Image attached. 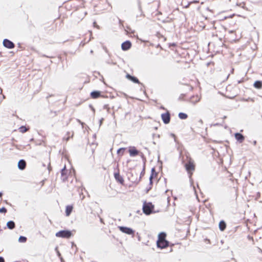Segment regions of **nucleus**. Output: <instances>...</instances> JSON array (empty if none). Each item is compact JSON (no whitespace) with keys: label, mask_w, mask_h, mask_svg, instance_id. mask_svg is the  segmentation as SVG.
<instances>
[{"label":"nucleus","mask_w":262,"mask_h":262,"mask_svg":"<svg viewBox=\"0 0 262 262\" xmlns=\"http://www.w3.org/2000/svg\"><path fill=\"white\" fill-rule=\"evenodd\" d=\"M187 162L184 163V166L186 171L189 175V178H191V175L192 174V171L195 169V165L193 161L191 158L187 156Z\"/></svg>","instance_id":"f257e3e1"},{"label":"nucleus","mask_w":262,"mask_h":262,"mask_svg":"<svg viewBox=\"0 0 262 262\" xmlns=\"http://www.w3.org/2000/svg\"><path fill=\"white\" fill-rule=\"evenodd\" d=\"M154 206L151 203L144 202L143 205V212L146 215H149L154 212Z\"/></svg>","instance_id":"f03ea898"},{"label":"nucleus","mask_w":262,"mask_h":262,"mask_svg":"<svg viewBox=\"0 0 262 262\" xmlns=\"http://www.w3.org/2000/svg\"><path fill=\"white\" fill-rule=\"evenodd\" d=\"M72 235V232L69 230H60L55 234L56 237L65 238H70Z\"/></svg>","instance_id":"7ed1b4c3"},{"label":"nucleus","mask_w":262,"mask_h":262,"mask_svg":"<svg viewBox=\"0 0 262 262\" xmlns=\"http://www.w3.org/2000/svg\"><path fill=\"white\" fill-rule=\"evenodd\" d=\"M118 228L120 231L128 235H134L135 232L132 228L127 227L119 226Z\"/></svg>","instance_id":"20e7f679"},{"label":"nucleus","mask_w":262,"mask_h":262,"mask_svg":"<svg viewBox=\"0 0 262 262\" xmlns=\"http://www.w3.org/2000/svg\"><path fill=\"white\" fill-rule=\"evenodd\" d=\"M169 242L167 240H157V247L162 249L167 247L169 246Z\"/></svg>","instance_id":"39448f33"},{"label":"nucleus","mask_w":262,"mask_h":262,"mask_svg":"<svg viewBox=\"0 0 262 262\" xmlns=\"http://www.w3.org/2000/svg\"><path fill=\"white\" fill-rule=\"evenodd\" d=\"M3 44L5 48L9 49H12L15 47L14 43L8 39H4Z\"/></svg>","instance_id":"423d86ee"},{"label":"nucleus","mask_w":262,"mask_h":262,"mask_svg":"<svg viewBox=\"0 0 262 262\" xmlns=\"http://www.w3.org/2000/svg\"><path fill=\"white\" fill-rule=\"evenodd\" d=\"M161 118L163 123L165 124H168L170 121V114L168 112L161 115Z\"/></svg>","instance_id":"0eeeda50"},{"label":"nucleus","mask_w":262,"mask_h":262,"mask_svg":"<svg viewBox=\"0 0 262 262\" xmlns=\"http://www.w3.org/2000/svg\"><path fill=\"white\" fill-rule=\"evenodd\" d=\"M128 152L130 157H134L138 155L140 153L135 146H130L129 147Z\"/></svg>","instance_id":"6e6552de"},{"label":"nucleus","mask_w":262,"mask_h":262,"mask_svg":"<svg viewBox=\"0 0 262 262\" xmlns=\"http://www.w3.org/2000/svg\"><path fill=\"white\" fill-rule=\"evenodd\" d=\"M131 47L132 43L129 40H126L121 44V49L123 51H127Z\"/></svg>","instance_id":"1a4fd4ad"},{"label":"nucleus","mask_w":262,"mask_h":262,"mask_svg":"<svg viewBox=\"0 0 262 262\" xmlns=\"http://www.w3.org/2000/svg\"><path fill=\"white\" fill-rule=\"evenodd\" d=\"M114 178L119 183L122 184L124 183V179L120 174L119 169H118V171L114 172Z\"/></svg>","instance_id":"9d476101"},{"label":"nucleus","mask_w":262,"mask_h":262,"mask_svg":"<svg viewBox=\"0 0 262 262\" xmlns=\"http://www.w3.org/2000/svg\"><path fill=\"white\" fill-rule=\"evenodd\" d=\"M68 170L66 169V166L61 170V179L62 182H65L68 179L67 177Z\"/></svg>","instance_id":"9b49d317"},{"label":"nucleus","mask_w":262,"mask_h":262,"mask_svg":"<svg viewBox=\"0 0 262 262\" xmlns=\"http://www.w3.org/2000/svg\"><path fill=\"white\" fill-rule=\"evenodd\" d=\"M234 137L236 140L240 143L243 142L245 138V136L240 133H235Z\"/></svg>","instance_id":"f8f14e48"},{"label":"nucleus","mask_w":262,"mask_h":262,"mask_svg":"<svg viewBox=\"0 0 262 262\" xmlns=\"http://www.w3.org/2000/svg\"><path fill=\"white\" fill-rule=\"evenodd\" d=\"M126 78L135 83H140L139 79L136 77L132 76L129 74L126 75Z\"/></svg>","instance_id":"ddd939ff"},{"label":"nucleus","mask_w":262,"mask_h":262,"mask_svg":"<svg viewBox=\"0 0 262 262\" xmlns=\"http://www.w3.org/2000/svg\"><path fill=\"white\" fill-rule=\"evenodd\" d=\"M90 96L93 99H97L100 97H105L101 95V92L99 91H94L90 94Z\"/></svg>","instance_id":"4468645a"},{"label":"nucleus","mask_w":262,"mask_h":262,"mask_svg":"<svg viewBox=\"0 0 262 262\" xmlns=\"http://www.w3.org/2000/svg\"><path fill=\"white\" fill-rule=\"evenodd\" d=\"M17 166L19 169L21 170H24L26 167V161L24 159L20 160L18 162Z\"/></svg>","instance_id":"2eb2a0df"},{"label":"nucleus","mask_w":262,"mask_h":262,"mask_svg":"<svg viewBox=\"0 0 262 262\" xmlns=\"http://www.w3.org/2000/svg\"><path fill=\"white\" fill-rule=\"evenodd\" d=\"M201 98V97H199L198 95H193L190 98L189 101L193 104H195L197 102L200 101Z\"/></svg>","instance_id":"dca6fc26"},{"label":"nucleus","mask_w":262,"mask_h":262,"mask_svg":"<svg viewBox=\"0 0 262 262\" xmlns=\"http://www.w3.org/2000/svg\"><path fill=\"white\" fill-rule=\"evenodd\" d=\"M219 229L221 231H223L226 228V224L223 220L221 221L219 223Z\"/></svg>","instance_id":"f3484780"},{"label":"nucleus","mask_w":262,"mask_h":262,"mask_svg":"<svg viewBox=\"0 0 262 262\" xmlns=\"http://www.w3.org/2000/svg\"><path fill=\"white\" fill-rule=\"evenodd\" d=\"M73 207L71 205H68L66 207V216H68L71 214V213L73 210Z\"/></svg>","instance_id":"a211bd4d"},{"label":"nucleus","mask_w":262,"mask_h":262,"mask_svg":"<svg viewBox=\"0 0 262 262\" xmlns=\"http://www.w3.org/2000/svg\"><path fill=\"white\" fill-rule=\"evenodd\" d=\"M7 227L9 229H13L15 227V224L13 221H10L7 222Z\"/></svg>","instance_id":"6ab92c4d"},{"label":"nucleus","mask_w":262,"mask_h":262,"mask_svg":"<svg viewBox=\"0 0 262 262\" xmlns=\"http://www.w3.org/2000/svg\"><path fill=\"white\" fill-rule=\"evenodd\" d=\"M253 85L256 89H260L262 88V81L260 80H257L255 81Z\"/></svg>","instance_id":"aec40b11"},{"label":"nucleus","mask_w":262,"mask_h":262,"mask_svg":"<svg viewBox=\"0 0 262 262\" xmlns=\"http://www.w3.org/2000/svg\"><path fill=\"white\" fill-rule=\"evenodd\" d=\"M166 234L165 232H161L158 235V240H166Z\"/></svg>","instance_id":"412c9836"},{"label":"nucleus","mask_w":262,"mask_h":262,"mask_svg":"<svg viewBox=\"0 0 262 262\" xmlns=\"http://www.w3.org/2000/svg\"><path fill=\"white\" fill-rule=\"evenodd\" d=\"M157 174H158V173L156 172L155 168L154 167L151 169V174H150L149 178L153 179V178L156 177Z\"/></svg>","instance_id":"4be33fe9"},{"label":"nucleus","mask_w":262,"mask_h":262,"mask_svg":"<svg viewBox=\"0 0 262 262\" xmlns=\"http://www.w3.org/2000/svg\"><path fill=\"white\" fill-rule=\"evenodd\" d=\"M178 116L181 119H186L188 117V115L186 113L182 112L179 113Z\"/></svg>","instance_id":"5701e85b"},{"label":"nucleus","mask_w":262,"mask_h":262,"mask_svg":"<svg viewBox=\"0 0 262 262\" xmlns=\"http://www.w3.org/2000/svg\"><path fill=\"white\" fill-rule=\"evenodd\" d=\"M27 240V238L24 236H20L18 238V242L19 243H25Z\"/></svg>","instance_id":"b1692460"},{"label":"nucleus","mask_w":262,"mask_h":262,"mask_svg":"<svg viewBox=\"0 0 262 262\" xmlns=\"http://www.w3.org/2000/svg\"><path fill=\"white\" fill-rule=\"evenodd\" d=\"M71 134V137H72L73 136L74 133L72 132V133H71L69 132H67V136L63 137V140H65L67 141H68L69 140V139L70 138V135Z\"/></svg>","instance_id":"393cba45"},{"label":"nucleus","mask_w":262,"mask_h":262,"mask_svg":"<svg viewBox=\"0 0 262 262\" xmlns=\"http://www.w3.org/2000/svg\"><path fill=\"white\" fill-rule=\"evenodd\" d=\"M19 132L24 133L27 131V128L25 126H21L19 128Z\"/></svg>","instance_id":"a878e982"},{"label":"nucleus","mask_w":262,"mask_h":262,"mask_svg":"<svg viewBox=\"0 0 262 262\" xmlns=\"http://www.w3.org/2000/svg\"><path fill=\"white\" fill-rule=\"evenodd\" d=\"M125 150V148L124 147L120 148L117 150V153L118 155L121 154V155H122Z\"/></svg>","instance_id":"bb28decb"},{"label":"nucleus","mask_w":262,"mask_h":262,"mask_svg":"<svg viewBox=\"0 0 262 262\" xmlns=\"http://www.w3.org/2000/svg\"><path fill=\"white\" fill-rule=\"evenodd\" d=\"M105 62L108 64H113V65H115L116 64V62L113 61V60L112 59H111L110 58L107 59L105 60Z\"/></svg>","instance_id":"cd10ccee"},{"label":"nucleus","mask_w":262,"mask_h":262,"mask_svg":"<svg viewBox=\"0 0 262 262\" xmlns=\"http://www.w3.org/2000/svg\"><path fill=\"white\" fill-rule=\"evenodd\" d=\"M145 174V168H143L142 171L140 173V178L139 179V180H138L137 181V183H138L141 179V178Z\"/></svg>","instance_id":"c85d7f7f"},{"label":"nucleus","mask_w":262,"mask_h":262,"mask_svg":"<svg viewBox=\"0 0 262 262\" xmlns=\"http://www.w3.org/2000/svg\"><path fill=\"white\" fill-rule=\"evenodd\" d=\"M7 212V210L5 207H3L2 208H0V213H6Z\"/></svg>","instance_id":"c756f323"},{"label":"nucleus","mask_w":262,"mask_h":262,"mask_svg":"<svg viewBox=\"0 0 262 262\" xmlns=\"http://www.w3.org/2000/svg\"><path fill=\"white\" fill-rule=\"evenodd\" d=\"M55 250L56 251V253H57V256L60 258V257H61V255L60 254V253L59 252V251L58 250V247H56L55 249Z\"/></svg>","instance_id":"7c9ffc66"},{"label":"nucleus","mask_w":262,"mask_h":262,"mask_svg":"<svg viewBox=\"0 0 262 262\" xmlns=\"http://www.w3.org/2000/svg\"><path fill=\"white\" fill-rule=\"evenodd\" d=\"M103 109L106 110L108 112H109L110 107H108V104H105L103 106Z\"/></svg>","instance_id":"2f4dec72"},{"label":"nucleus","mask_w":262,"mask_h":262,"mask_svg":"<svg viewBox=\"0 0 262 262\" xmlns=\"http://www.w3.org/2000/svg\"><path fill=\"white\" fill-rule=\"evenodd\" d=\"M185 85H186L188 87V89L189 91H191L193 89L192 86H190L187 84H185Z\"/></svg>","instance_id":"473e14b6"},{"label":"nucleus","mask_w":262,"mask_h":262,"mask_svg":"<svg viewBox=\"0 0 262 262\" xmlns=\"http://www.w3.org/2000/svg\"><path fill=\"white\" fill-rule=\"evenodd\" d=\"M0 262H5V259L2 256H0Z\"/></svg>","instance_id":"72a5a7b5"},{"label":"nucleus","mask_w":262,"mask_h":262,"mask_svg":"<svg viewBox=\"0 0 262 262\" xmlns=\"http://www.w3.org/2000/svg\"><path fill=\"white\" fill-rule=\"evenodd\" d=\"M103 118H101L100 120H99V125H101L102 123V122H103Z\"/></svg>","instance_id":"f704fd0d"},{"label":"nucleus","mask_w":262,"mask_h":262,"mask_svg":"<svg viewBox=\"0 0 262 262\" xmlns=\"http://www.w3.org/2000/svg\"><path fill=\"white\" fill-rule=\"evenodd\" d=\"M104 49L105 52L108 53L109 57H110V54L108 53V50H107V49L106 48H104Z\"/></svg>","instance_id":"c9c22d12"},{"label":"nucleus","mask_w":262,"mask_h":262,"mask_svg":"<svg viewBox=\"0 0 262 262\" xmlns=\"http://www.w3.org/2000/svg\"><path fill=\"white\" fill-rule=\"evenodd\" d=\"M115 169H116L117 170V171H118V169H119V164H117L116 167L114 168Z\"/></svg>","instance_id":"e433bc0d"},{"label":"nucleus","mask_w":262,"mask_h":262,"mask_svg":"<svg viewBox=\"0 0 262 262\" xmlns=\"http://www.w3.org/2000/svg\"><path fill=\"white\" fill-rule=\"evenodd\" d=\"M149 184L152 185V179L149 178Z\"/></svg>","instance_id":"4c0bfd02"},{"label":"nucleus","mask_w":262,"mask_h":262,"mask_svg":"<svg viewBox=\"0 0 262 262\" xmlns=\"http://www.w3.org/2000/svg\"><path fill=\"white\" fill-rule=\"evenodd\" d=\"M243 82V79H241L240 80H238L237 81V83L239 84V83H242Z\"/></svg>","instance_id":"58836bf2"},{"label":"nucleus","mask_w":262,"mask_h":262,"mask_svg":"<svg viewBox=\"0 0 262 262\" xmlns=\"http://www.w3.org/2000/svg\"><path fill=\"white\" fill-rule=\"evenodd\" d=\"M90 107L92 108V111H93V112H95V109H94V108L92 106V105H90Z\"/></svg>","instance_id":"ea45409f"},{"label":"nucleus","mask_w":262,"mask_h":262,"mask_svg":"<svg viewBox=\"0 0 262 262\" xmlns=\"http://www.w3.org/2000/svg\"><path fill=\"white\" fill-rule=\"evenodd\" d=\"M59 258L60 259V261L61 262H64V260L63 258L62 257H60V258Z\"/></svg>","instance_id":"a19ab883"},{"label":"nucleus","mask_w":262,"mask_h":262,"mask_svg":"<svg viewBox=\"0 0 262 262\" xmlns=\"http://www.w3.org/2000/svg\"><path fill=\"white\" fill-rule=\"evenodd\" d=\"M141 157H142V158L143 159L144 158V156L143 155V154L141 153Z\"/></svg>","instance_id":"79ce46f5"},{"label":"nucleus","mask_w":262,"mask_h":262,"mask_svg":"<svg viewBox=\"0 0 262 262\" xmlns=\"http://www.w3.org/2000/svg\"><path fill=\"white\" fill-rule=\"evenodd\" d=\"M199 122L201 123V124H202L203 123V121L202 119H200L199 120Z\"/></svg>","instance_id":"37998d69"},{"label":"nucleus","mask_w":262,"mask_h":262,"mask_svg":"<svg viewBox=\"0 0 262 262\" xmlns=\"http://www.w3.org/2000/svg\"><path fill=\"white\" fill-rule=\"evenodd\" d=\"M170 46H176V43H172L170 44Z\"/></svg>","instance_id":"c03bdc74"},{"label":"nucleus","mask_w":262,"mask_h":262,"mask_svg":"<svg viewBox=\"0 0 262 262\" xmlns=\"http://www.w3.org/2000/svg\"><path fill=\"white\" fill-rule=\"evenodd\" d=\"M100 221L101 223H103V220L101 217H100Z\"/></svg>","instance_id":"a18cd8bd"},{"label":"nucleus","mask_w":262,"mask_h":262,"mask_svg":"<svg viewBox=\"0 0 262 262\" xmlns=\"http://www.w3.org/2000/svg\"><path fill=\"white\" fill-rule=\"evenodd\" d=\"M253 144H254V145H255L256 144V141H253Z\"/></svg>","instance_id":"49530a36"},{"label":"nucleus","mask_w":262,"mask_h":262,"mask_svg":"<svg viewBox=\"0 0 262 262\" xmlns=\"http://www.w3.org/2000/svg\"><path fill=\"white\" fill-rule=\"evenodd\" d=\"M3 195V193L2 192H0V198H2Z\"/></svg>","instance_id":"de8ad7c7"},{"label":"nucleus","mask_w":262,"mask_h":262,"mask_svg":"<svg viewBox=\"0 0 262 262\" xmlns=\"http://www.w3.org/2000/svg\"><path fill=\"white\" fill-rule=\"evenodd\" d=\"M48 168L49 170L50 171V165L48 166Z\"/></svg>","instance_id":"09e8293b"},{"label":"nucleus","mask_w":262,"mask_h":262,"mask_svg":"<svg viewBox=\"0 0 262 262\" xmlns=\"http://www.w3.org/2000/svg\"><path fill=\"white\" fill-rule=\"evenodd\" d=\"M233 71H234V69H232L231 70V72L232 73H233Z\"/></svg>","instance_id":"8fccbe9b"},{"label":"nucleus","mask_w":262,"mask_h":262,"mask_svg":"<svg viewBox=\"0 0 262 262\" xmlns=\"http://www.w3.org/2000/svg\"><path fill=\"white\" fill-rule=\"evenodd\" d=\"M112 116H113L114 117H115V113H114V112H113V114H112Z\"/></svg>","instance_id":"3c124183"},{"label":"nucleus","mask_w":262,"mask_h":262,"mask_svg":"<svg viewBox=\"0 0 262 262\" xmlns=\"http://www.w3.org/2000/svg\"><path fill=\"white\" fill-rule=\"evenodd\" d=\"M226 118H227V117H226V116H224L223 117V119H226Z\"/></svg>","instance_id":"603ef678"},{"label":"nucleus","mask_w":262,"mask_h":262,"mask_svg":"<svg viewBox=\"0 0 262 262\" xmlns=\"http://www.w3.org/2000/svg\"><path fill=\"white\" fill-rule=\"evenodd\" d=\"M122 23V20H120V19H119V23H120V24H121Z\"/></svg>","instance_id":"864d4df0"},{"label":"nucleus","mask_w":262,"mask_h":262,"mask_svg":"<svg viewBox=\"0 0 262 262\" xmlns=\"http://www.w3.org/2000/svg\"><path fill=\"white\" fill-rule=\"evenodd\" d=\"M2 93V89H0V94H1Z\"/></svg>","instance_id":"5fc2aeb1"},{"label":"nucleus","mask_w":262,"mask_h":262,"mask_svg":"<svg viewBox=\"0 0 262 262\" xmlns=\"http://www.w3.org/2000/svg\"><path fill=\"white\" fill-rule=\"evenodd\" d=\"M90 53H91V54H92V53H93V50H91Z\"/></svg>","instance_id":"6e6d98bb"},{"label":"nucleus","mask_w":262,"mask_h":262,"mask_svg":"<svg viewBox=\"0 0 262 262\" xmlns=\"http://www.w3.org/2000/svg\"><path fill=\"white\" fill-rule=\"evenodd\" d=\"M171 136H172L173 137H175V135L173 134H171Z\"/></svg>","instance_id":"4d7b16f0"},{"label":"nucleus","mask_w":262,"mask_h":262,"mask_svg":"<svg viewBox=\"0 0 262 262\" xmlns=\"http://www.w3.org/2000/svg\"><path fill=\"white\" fill-rule=\"evenodd\" d=\"M151 188L150 187L147 190V192L149 191V189H150Z\"/></svg>","instance_id":"13d9d810"},{"label":"nucleus","mask_w":262,"mask_h":262,"mask_svg":"<svg viewBox=\"0 0 262 262\" xmlns=\"http://www.w3.org/2000/svg\"><path fill=\"white\" fill-rule=\"evenodd\" d=\"M96 22H94V26H96Z\"/></svg>","instance_id":"bf43d9fd"},{"label":"nucleus","mask_w":262,"mask_h":262,"mask_svg":"<svg viewBox=\"0 0 262 262\" xmlns=\"http://www.w3.org/2000/svg\"><path fill=\"white\" fill-rule=\"evenodd\" d=\"M158 162H160L161 163H162V162H161V161H160V160H158Z\"/></svg>","instance_id":"052dcab7"},{"label":"nucleus","mask_w":262,"mask_h":262,"mask_svg":"<svg viewBox=\"0 0 262 262\" xmlns=\"http://www.w3.org/2000/svg\"><path fill=\"white\" fill-rule=\"evenodd\" d=\"M230 32L232 33V32H233V31H230Z\"/></svg>","instance_id":"680f3d73"}]
</instances>
